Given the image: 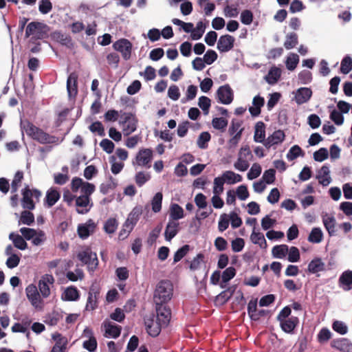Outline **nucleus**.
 Returning a JSON list of instances; mask_svg holds the SVG:
<instances>
[{"mask_svg":"<svg viewBox=\"0 0 352 352\" xmlns=\"http://www.w3.org/2000/svg\"><path fill=\"white\" fill-rule=\"evenodd\" d=\"M21 128L24 130L28 136L40 144H57L58 138L45 132L43 129L36 126L29 120H25L21 123Z\"/></svg>","mask_w":352,"mask_h":352,"instance_id":"nucleus-1","label":"nucleus"},{"mask_svg":"<svg viewBox=\"0 0 352 352\" xmlns=\"http://www.w3.org/2000/svg\"><path fill=\"white\" fill-rule=\"evenodd\" d=\"M50 27L43 23L33 21L30 23L25 30V36H32L30 43H35L37 40L44 39L48 37Z\"/></svg>","mask_w":352,"mask_h":352,"instance_id":"nucleus-2","label":"nucleus"},{"mask_svg":"<svg viewBox=\"0 0 352 352\" xmlns=\"http://www.w3.org/2000/svg\"><path fill=\"white\" fill-rule=\"evenodd\" d=\"M173 285L169 280H161L154 292L153 300L155 305L167 303L173 296Z\"/></svg>","mask_w":352,"mask_h":352,"instance_id":"nucleus-3","label":"nucleus"},{"mask_svg":"<svg viewBox=\"0 0 352 352\" xmlns=\"http://www.w3.org/2000/svg\"><path fill=\"white\" fill-rule=\"evenodd\" d=\"M77 258L82 263L87 265L89 270L94 271L98 265L97 254L91 251V249L87 247L83 250L79 252Z\"/></svg>","mask_w":352,"mask_h":352,"instance_id":"nucleus-4","label":"nucleus"},{"mask_svg":"<svg viewBox=\"0 0 352 352\" xmlns=\"http://www.w3.org/2000/svg\"><path fill=\"white\" fill-rule=\"evenodd\" d=\"M113 49L121 53V55L125 60L130 59L131 56L132 43L126 38H120L113 44Z\"/></svg>","mask_w":352,"mask_h":352,"instance_id":"nucleus-5","label":"nucleus"},{"mask_svg":"<svg viewBox=\"0 0 352 352\" xmlns=\"http://www.w3.org/2000/svg\"><path fill=\"white\" fill-rule=\"evenodd\" d=\"M144 324L147 333L152 337H157L160 333L162 328L165 327L160 321L155 319L154 314L144 318Z\"/></svg>","mask_w":352,"mask_h":352,"instance_id":"nucleus-6","label":"nucleus"},{"mask_svg":"<svg viewBox=\"0 0 352 352\" xmlns=\"http://www.w3.org/2000/svg\"><path fill=\"white\" fill-rule=\"evenodd\" d=\"M25 293L31 305L36 309H43V300L41 299L39 292L36 285L34 284L29 285L25 288Z\"/></svg>","mask_w":352,"mask_h":352,"instance_id":"nucleus-7","label":"nucleus"},{"mask_svg":"<svg viewBox=\"0 0 352 352\" xmlns=\"http://www.w3.org/2000/svg\"><path fill=\"white\" fill-rule=\"evenodd\" d=\"M153 160V151L151 148H142L136 155L135 160L139 166L149 168Z\"/></svg>","mask_w":352,"mask_h":352,"instance_id":"nucleus-8","label":"nucleus"},{"mask_svg":"<svg viewBox=\"0 0 352 352\" xmlns=\"http://www.w3.org/2000/svg\"><path fill=\"white\" fill-rule=\"evenodd\" d=\"M156 319L166 327L171 318L170 309L164 304L156 305Z\"/></svg>","mask_w":352,"mask_h":352,"instance_id":"nucleus-9","label":"nucleus"},{"mask_svg":"<svg viewBox=\"0 0 352 352\" xmlns=\"http://www.w3.org/2000/svg\"><path fill=\"white\" fill-rule=\"evenodd\" d=\"M217 95L218 100L222 104H229L233 100V91L228 84L219 87Z\"/></svg>","mask_w":352,"mask_h":352,"instance_id":"nucleus-10","label":"nucleus"},{"mask_svg":"<svg viewBox=\"0 0 352 352\" xmlns=\"http://www.w3.org/2000/svg\"><path fill=\"white\" fill-rule=\"evenodd\" d=\"M124 116L123 133L124 135H129L136 130L138 121L135 116L131 113H124Z\"/></svg>","mask_w":352,"mask_h":352,"instance_id":"nucleus-11","label":"nucleus"},{"mask_svg":"<svg viewBox=\"0 0 352 352\" xmlns=\"http://www.w3.org/2000/svg\"><path fill=\"white\" fill-rule=\"evenodd\" d=\"M142 207L137 206L133 208L131 212L129 214L126 220L124 222V227L133 230L142 214Z\"/></svg>","mask_w":352,"mask_h":352,"instance_id":"nucleus-12","label":"nucleus"},{"mask_svg":"<svg viewBox=\"0 0 352 352\" xmlns=\"http://www.w3.org/2000/svg\"><path fill=\"white\" fill-rule=\"evenodd\" d=\"M235 39L229 34L221 36L217 42V49L220 52H227L234 47Z\"/></svg>","mask_w":352,"mask_h":352,"instance_id":"nucleus-13","label":"nucleus"},{"mask_svg":"<svg viewBox=\"0 0 352 352\" xmlns=\"http://www.w3.org/2000/svg\"><path fill=\"white\" fill-rule=\"evenodd\" d=\"M76 211L78 214L87 213L93 206L91 197L80 195L76 198Z\"/></svg>","mask_w":352,"mask_h":352,"instance_id":"nucleus-14","label":"nucleus"},{"mask_svg":"<svg viewBox=\"0 0 352 352\" xmlns=\"http://www.w3.org/2000/svg\"><path fill=\"white\" fill-rule=\"evenodd\" d=\"M54 278L52 275L45 274L38 282V289L41 296L47 298L50 295V289L48 284H53Z\"/></svg>","mask_w":352,"mask_h":352,"instance_id":"nucleus-15","label":"nucleus"},{"mask_svg":"<svg viewBox=\"0 0 352 352\" xmlns=\"http://www.w3.org/2000/svg\"><path fill=\"white\" fill-rule=\"evenodd\" d=\"M96 226V223L92 219H89L85 223L80 224L77 230L79 237L82 239H87L94 233Z\"/></svg>","mask_w":352,"mask_h":352,"instance_id":"nucleus-16","label":"nucleus"},{"mask_svg":"<svg viewBox=\"0 0 352 352\" xmlns=\"http://www.w3.org/2000/svg\"><path fill=\"white\" fill-rule=\"evenodd\" d=\"M331 346L340 352L352 351V344L347 338L334 339L331 342Z\"/></svg>","mask_w":352,"mask_h":352,"instance_id":"nucleus-17","label":"nucleus"},{"mask_svg":"<svg viewBox=\"0 0 352 352\" xmlns=\"http://www.w3.org/2000/svg\"><path fill=\"white\" fill-rule=\"evenodd\" d=\"M285 135L282 130L275 131L270 135L264 142L266 148H270L274 144L282 143L285 140Z\"/></svg>","mask_w":352,"mask_h":352,"instance_id":"nucleus-18","label":"nucleus"},{"mask_svg":"<svg viewBox=\"0 0 352 352\" xmlns=\"http://www.w3.org/2000/svg\"><path fill=\"white\" fill-rule=\"evenodd\" d=\"M51 38L54 41L60 43L62 45H65L69 48H72L74 46L71 36L59 31L52 32L51 34Z\"/></svg>","mask_w":352,"mask_h":352,"instance_id":"nucleus-19","label":"nucleus"},{"mask_svg":"<svg viewBox=\"0 0 352 352\" xmlns=\"http://www.w3.org/2000/svg\"><path fill=\"white\" fill-rule=\"evenodd\" d=\"M179 231V223L177 221L169 220L164 232L165 239L170 241L177 234Z\"/></svg>","mask_w":352,"mask_h":352,"instance_id":"nucleus-20","label":"nucleus"},{"mask_svg":"<svg viewBox=\"0 0 352 352\" xmlns=\"http://www.w3.org/2000/svg\"><path fill=\"white\" fill-rule=\"evenodd\" d=\"M78 76L76 72L71 73L67 80V89L69 97L76 96L78 94L77 80Z\"/></svg>","mask_w":352,"mask_h":352,"instance_id":"nucleus-21","label":"nucleus"},{"mask_svg":"<svg viewBox=\"0 0 352 352\" xmlns=\"http://www.w3.org/2000/svg\"><path fill=\"white\" fill-rule=\"evenodd\" d=\"M312 95V91L307 87L299 88L295 94V101L298 104L307 102Z\"/></svg>","mask_w":352,"mask_h":352,"instance_id":"nucleus-22","label":"nucleus"},{"mask_svg":"<svg viewBox=\"0 0 352 352\" xmlns=\"http://www.w3.org/2000/svg\"><path fill=\"white\" fill-rule=\"evenodd\" d=\"M280 327L283 331L287 333H291L296 329L299 323L298 317L292 316L287 319L279 321Z\"/></svg>","mask_w":352,"mask_h":352,"instance_id":"nucleus-23","label":"nucleus"},{"mask_svg":"<svg viewBox=\"0 0 352 352\" xmlns=\"http://www.w3.org/2000/svg\"><path fill=\"white\" fill-rule=\"evenodd\" d=\"M52 338L56 341V343L52 347L51 352H65L68 342L67 338L57 333L52 336Z\"/></svg>","mask_w":352,"mask_h":352,"instance_id":"nucleus-24","label":"nucleus"},{"mask_svg":"<svg viewBox=\"0 0 352 352\" xmlns=\"http://www.w3.org/2000/svg\"><path fill=\"white\" fill-rule=\"evenodd\" d=\"M22 195L21 204L23 208L29 210H34L35 208V204L28 186H26L22 190Z\"/></svg>","mask_w":352,"mask_h":352,"instance_id":"nucleus-25","label":"nucleus"},{"mask_svg":"<svg viewBox=\"0 0 352 352\" xmlns=\"http://www.w3.org/2000/svg\"><path fill=\"white\" fill-rule=\"evenodd\" d=\"M265 125L263 122H258L255 125L254 140L256 142L263 143L265 142Z\"/></svg>","mask_w":352,"mask_h":352,"instance_id":"nucleus-26","label":"nucleus"},{"mask_svg":"<svg viewBox=\"0 0 352 352\" xmlns=\"http://www.w3.org/2000/svg\"><path fill=\"white\" fill-rule=\"evenodd\" d=\"M60 193L55 188H50L45 196V201L48 208L52 207L60 199Z\"/></svg>","mask_w":352,"mask_h":352,"instance_id":"nucleus-27","label":"nucleus"},{"mask_svg":"<svg viewBox=\"0 0 352 352\" xmlns=\"http://www.w3.org/2000/svg\"><path fill=\"white\" fill-rule=\"evenodd\" d=\"M99 296V292L96 288L92 286L89 292V296L86 305L87 309L94 310L97 307V298Z\"/></svg>","mask_w":352,"mask_h":352,"instance_id":"nucleus-28","label":"nucleus"},{"mask_svg":"<svg viewBox=\"0 0 352 352\" xmlns=\"http://www.w3.org/2000/svg\"><path fill=\"white\" fill-rule=\"evenodd\" d=\"M79 298V291L74 286L68 287L62 294V299L65 301H75Z\"/></svg>","mask_w":352,"mask_h":352,"instance_id":"nucleus-29","label":"nucleus"},{"mask_svg":"<svg viewBox=\"0 0 352 352\" xmlns=\"http://www.w3.org/2000/svg\"><path fill=\"white\" fill-rule=\"evenodd\" d=\"M339 283L342 285L344 290H350L352 289V271L344 272L339 278Z\"/></svg>","mask_w":352,"mask_h":352,"instance_id":"nucleus-30","label":"nucleus"},{"mask_svg":"<svg viewBox=\"0 0 352 352\" xmlns=\"http://www.w3.org/2000/svg\"><path fill=\"white\" fill-rule=\"evenodd\" d=\"M105 329L106 336L112 337L116 338L120 336L122 327L117 324H113L111 322L104 323Z\"/></svg>","mask_w":352,"mask_h":352,"instance_id":"nucleus-31","label":"nucleus"},{"mask_svg":"<svg viewBox=\"0 0 352 352\" xmlns=\"http://www.w3.org/2000/svg\"><path fill=\"white\" fill-rule=\"evenodd\" d=\"M84 333L90 335L89 339L83 342V347L89 352H94L97 348V340L94 336H92V331L88 328L84 330Z\"/></svg>","mask_w":352,"mask_h":352,"instance_id":"nucleus-32","label":"nucleus"},{"mask_svg":"<svg viewBox=\"0 0 352 352\" xmlns=\"http://www.w3.org/2000/svg\"><path fill=\"white\" fill-rule=\"evenodd\" d=\"M222 179H225V182L228 184H234L237 182H240L242 181L243 177L239 174L235 173L231 170L225 171L222 175Z\"/></svg>","mask_w":352,"mask_h":352,"instance_id":"nucleus-33","label":"nucleus"},{"mask_svg":"<svg viewBox=\"0 0 352 352\" xmlns=\"http://www.w3.org/2000/svg\"><path fill=\"white\" fill-rule=\"evenodd\" d=\"M255 230V228H254ZM251 241L256 245H258L261 248L265 249L267 246V241L263 233L260 232H255L253 230L250 236Z\"/></svg>","mask_w":352,"mask_h":352,"instance_id":"nucleus-34","label":"nucleus"},{"mask_svg":"<svg viewBox=\"0 0 352 352\" xmlns=\"http://www.w3.org/2000/svg\"><path fill=\"white\" fill-rule=\"evenodd\" d=\"M322 221L329 235H334L336 232V221L335 217L333 216H328L327 214H326L324 217H323Z\"/></svg>","mask_w":352,"mask_h":352,"instance_id":"nucleus-35","label":"nucleus"},{"mask_svg":"<svg viewBox=\"0 0 352 352\" xmlns=\"http://www.w3.org/2000/svg\"><path fill=\"white\" fill-rule=\"evenodd\" d=\"M184 216V210L179 205L177 204H173L171 205L170 210V221H175L183 218Z\"/></svg>","mask_w":352,"mask_h":352,"instance_id":"nucleus-36","label":"nucleus"},{"mask_svg":"<svg viewBox=\"0 0 352 352\" xmlns=\"http://www.w3.org/2000/svg\"><path fill=\"white\" fill-rule=\"evenodd\" d=\"M324 264L321 258H316L313 259L308 265V271L310 273L316 274L324 270Z\"/></svg>","mask_w":352,"mask_h":352,"instance_id":"nucleus-37","label":"nucleus"},{"mask_svg":"<svg viewBox=\"0 0 352 352\" xmlns=\"http://www.w3.org/2000/svg\"><path fill=\"white\" fill-rule=\"evenodd\" d=\"M10 239H11L14 243V245L21 250H24L27 248L28 244L25 242L24 238L16 234L11 233L9 236Z\"/></svg>","mask_w":352,"mask_h":352,"instance_id":"nucleus-38","label":"nucleus"},{"mask_svg":"<svg viewBox=\"0 0 352 352\" xmlns=\"http://www.w3.org/2000/svg\"><path fill=\"white\" fill-rule=\"evenodd\" d=\"M280 70L277 67H272L265 77V80L270 85H274L278 82L280 77Z\"/></svg>","mask_w":352,"mask_h":352,"instance_id":"nucleus-39","label":"nucleus"},{"mask_svg":"<svg viewBox=\"0 0 352 352\" xmlns=\"http://www.w3.org/2000/svg\"><path fill=\"white\" fill-rule=\"evenodd\" d=\"M298 43V35L295 32H291L286 36V39L284 42V47L287 50H290L295 47Z\"/></svg>","mask_w":352,"mask_h":352,"instance_id":"nucleus-40","label":"nucleus"},{"mask_svg":"<svg viewBox=\"0 0 352 352\" xmlns=\"http://www.w3.org/2000/svg\"><path fill=\"white\" fill-rule=\"evenodd\" d=\"M288 251L289 248L287 245H277L273 247L272 253L274 257L282 258L286 256Z\"/></svg>","mask_w":352,"mask_h":352,"instance_id":"nucleus-41","label":"nucleus"},{"mask_svg":"<svg viewBox=\"0 0 352 352\" xmlns=\"http://www.w3.org/2000/svg\"><path fill=\"white\" fill-rule=\"evenodd\" d=\"M236 275V270L233 267L226 268L222 273V283L220 284L221 288H224L226 285L224 283H228Z\"/></svg>","mask_w":352,"mask_h":352,"instance_id":"nucleus-42","label":"nucleus"},{"mask_svg":"<svg viewBox=\"0 0 352 352\" xmlns=\"http://www.w3.org/2000/svg\"><path fill=\"white\" fill-rule=\"evenodd\" d=\"M34 222V215L32 212L27 210V209L21 212L19 223L31 226Z\"/></svg>","mask_w":352,"mask_h":352,"instance_id":"nucleus-43","label":"nucleus"},{"mask_svg":"<svg viewBox=\"0 0 352 352\" xmlns=\"http://www.w3.org/2000/svg\"><path fill=\"white\" fill-rule=\"evenodd\" d=\"M305 153L298 145H294L290 148L287 153V158L289 161L294 160L299 156H304Z\"/></svg>","mask_w":352,"mask_h":352,"instance_id":"nucleus-44","label":"nucleus"},{"mask_svg":"<svg viewBox=\"0 0 352 352\" xmlns=\"http://www.w3.org/2000/svg\"><path fill=\"white\" fill-rule=\"evenodd\" d=\"M322 230L319 228H314L308 236V241L311 243H318L322 241Z\"/></svg>","mask_w":352,"mask_h":352,"instance_id":"nucleus-45","label":"nucleus"},{"mask_svg":"<svg viewBox=\"0 0 352 352\" xmlns=\"http://www.w3.org/2000/svg\"><path fill=\"white\" fill-rule=\"evenodd\" d=\"M162 198L163 195L160 192H157L154 195L151 201L152 210L154 212H159L161 210Z\"/></svg>","mask_w":352,"mask_h":352,"instance_id":"nucleus-46","label":"nucleus"},{"mask_svg":"<svg viewBox=\"0 0 352 352\" xmlns=\"http://www.w3.org/2000/svg\"><path fill=\"white\" fill-rule=\"evenodd\" d=\"M352 69V58L346 56L341 61L340 72L344 74H349Z\"/></svg>","mask_w":352,"mask_h":352,"instance_id":"nucleus-47","label":"nucleus"},{"mask_svg":"<svg viewBox=\"0 0 352 352\" xmlns=\"http://www.w3.org/2000/svg\"><path fill=\"white\" fill-rule=\"evenodd\" d=\"M205 25L202 21L197 23L196 28H193L191 34V38L192 40H199L201 38L205 32Z\"/></svg>","mask_w":352,"mask_h":352,"instance_id":"nucleus-48","label":"nucleus"},{"mask_svg":"<svg viewBox=\"0 0 352 352\" xmlns=\"http://www.w3.org/2000/svg\"><path fill=\"white\" fill-rule=\"evenodd\" d=\"M211 135L208 132H202L199 135L197 144L199 148L205 149L208 147V142L210 140Z\"/></svg>","mask_w":352,"mask_h":352,"instance_id":"nucleus-49","label":"nucleus"},{"mask_svg":"<svg viewBox=\"0 0 352 352\" xmlns=\"http://www.w3.org/2000/svg\"><path fill=\"white\" fill-rule=\"evenodd\" d=\"M190 245H184L177 250L173 256V263L181 261L189 252Z\"/></svg>","mask_w":352,"mask_h":352,"instance_id":"nucleus-50","label":"nucleus"},{"mask_svg":"<svg viewBox=\"0 0 352 352\" xmlns=\"http://www.w3.org/2000/svg\"><path fill=\"white\" fill-rule=\"evenodd\" d=\"M117 186V182L110 177V180L107 183H102L100 186V191L103 195L107 194L109 190H114Z\"/></svg>","mask_w":352,"mask_h":352,"instance_id":"nucleus-51","label":"nucleus"},{"mask_svg":"<svg viewBox=\"0 0 352 352\" xmlns=\"http://www.w3.org/2000/svg\"><path fill=\"white\" fill-rule=\"evenodd\" d=\"M332 333L329 329L322 328L317 335V340L320 343H324L331 338Z\"/></svg>","mask_w":352,"mask_h":352,"instance_id":"nucleus-52","label":"nucleus"},{"mask_svg":"<svg viewBox=\"0 0 352 352\" xmlns=\"http://www.w3.org/2000/svg\"><path fill=\"white\" fill-rule=\"evenodd\" d=\"M118 223L115 218H110L104 223V231L108 234H113L116 232Z\"/></svg>","mask_w":352,"mask_h":352,"instance_id":"nucleus-53","label":"nucleus"},{"mask_svg":"<svg viewBox=\"0 0 352 352\" xmlns=\"http://www.w3.org/2000/svg\"><path fill=\"white\" fill-rule=\"evenodd\" d=\"M212 124L215 129L224 131L228 126V120L224 118H214L212 120Z\"/></svg>","mask_w":352,"mask_h":352,"instance_id":"nucleus-54","label":"nucleus"},{"mask_svg":"<svg viewBox=\"0 0 352 352\" xmlns=\"http://www.w3.org/2000/svg\"><path fill=\"white\" fill-rule=\"evenodd\" d=\"M23 179V173L22 171L18 170L15 173L14 179L11 184V188H12V192H16L18 190V188L20 186Z\"/></svg>","mask_w":352,"mask_h":352,"instance_id":"nucleus-55","label":"nucleus"},{"mask_svg":"<svg viewBox=\"0 0 352 352\" xmlns=\"http://www.w3.org/2000/svg\"><path fill=\"white\" fill-rule=\"evenodd\" d=\"M299 62V57L296 54H292L287 58L286 67L288 70L293 71L297 67Z\"/></svg>","mask_w":352,"mask_h":352,"instance_id":"nucleus-56","label":"nucleus"},{"mask_svg":"<svg viewBox=\"0 0 352 352\" xmlns=\"http://www.w3.org/2000/svg\"><path fill=\"white\" fill-rule=\"evenodd\" d=\"M261 170L262 168L259 164H253V165L252 166L251 168L250 169L249 172L247 174L248 179L250 180L256 179L261 175Z\"/></svg>","mask_w":352,"mask_h":352,"instance_id":"nucleus-57","label":"nucleus"},{"mask_svg":"<svg viewBox=\"0 0 352 352\" xmlns=\"http://www.w3.org/2000/svg\"><path fill=\"white\" fill-rule=\"evenodd\" d=\"M150 179H151L150 174L145 173L143 171H140V172L137 173L135 175V183L139 187L142 186Z\"/></svg>","mask_w":352,"mask_h":352,"instance_id":"nucleus-58","label":"nucleus"},{"mask_svg":"<svg viewBox=\"0 0 352 352\" xmlns=\"http://www.w3.org/2000/svg\"><path fill=\"white\" fill-rule=\"evenodd\" d=\"M198 105L204 111V114L207 115L211 105V100L207 96H202L199 98Z\"/></svg>","mask_w":352,"mask_h":352,"instance_id":"nucleus-59","label":"nucleus"},{"mask_svg":"<svg viewBox=\"0 0 352 352\" xmlns=\"http://www.w3.org/2000/svg\"><path fill=\"white\" fill-rule=\"evenodd\" d=\"M225 179L221 177H215L214 179L213 193L214 195H220L223 192V184Z\"/></svg>","mask_w":352,"mask_h":352,"instance_id":"nucleus-60","label":"nucleus"},{"mask_svg":"<svg viewBox=\"0 0 352 352\" xmlns=\"http://www.w3.org/2000/svg\"><path fill=\"white\" fill-rule=\"evenodd\" d=\"M234 289H232L231 287L221 292L217 296V300L221 301V304L227 302L232 297Z\"/></svg>","mask_w":352,"mask_h":352,"instance_id":"nucleus-61","label":"nucleus"},{"mask_svg":"<svg viewBox=\"0 0 352 352\" xmlns=\"http://www.w3.org/2000/svg\"><path fill=\"white\" fill-rule=\"evenodd\" d=\"M52 10V3L50 0H41L38 10L43 14H48Z\"/></svg>","mask_w":352,"mask_h":352,"instance_id":"nucleus-62","label":"nucleus"},{"mask_svg":"<svg viewBox=\"0 0 352 352\" xmlns=\"http://www.w3.org/2000/svg\"><path fill=\"white\" fill-rule=\"evenodd\" d=\"M332 329L341 335H344L348 331L347 326L343 322L339 320L333 322Z\"/></svg>","mask_w":352,"mask_h":352,"instance_id":"nucleus-63","label":"nucleus"},{"mask_svg":"<svg viewBox=\"0 0 352 352\" xmlns=\"http://www.w3.org/2000/svg\"><path fill=\"white\" fill-rule=\"evenodd\" d=\"M276 170L273 168H270L265 170L263 175V179L267 184H273L275 181Z\"/></svg>","mask_w":352,"mask_h":352,"instance_id":"nucleus-64","label":"nucleus"}]
</instances>
